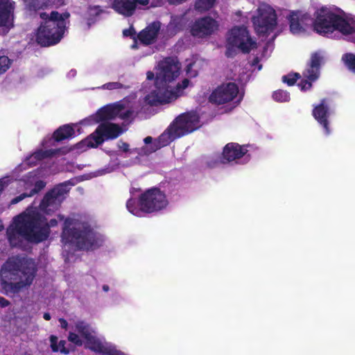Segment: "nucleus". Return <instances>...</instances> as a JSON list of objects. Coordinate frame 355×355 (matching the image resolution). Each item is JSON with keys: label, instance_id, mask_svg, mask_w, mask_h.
<instances>
[{"label": "nucleus", "instance_id": "nucleus-30", "mask_svg": "<svg viewBox=\"0 0 355 355\" xmlns=\"http://www.w3.org/2000/svg\"><path fill=\"white\" fill-rule=\"evenodd\" d=\"M216 0H196L195 7L200 12L205 11L211 8Z\"/></svg>", "mask_w": 355, "mask_h": 355}, {"label": "nucleus", "instance_id": "nucleus-23", "mask_svg": "<svg viewBox=\"0 0 355 355\" xmlns=\"http://www.w3.org/2000/svg\"><path fill=\"white\" fill-rule=\"evenodd\" d=\"M331 114V111L326 101L322 100L321 103L314 107L313 115L317 121L323 126L326 135H329L330 130L329 128L328 119Z\"/></svg>", "mask_w": 355, "mask_h": 355}, {"label": "nucleus", "instance_id": "nucleus-47", "mask_svg": "<svg viewBox=\"0 0 355 355\" xmlns=\"http://www.w3.org/2000/svg\"><path fill=\"white\" fill-rule=\"evenodd\" d=\"M257 63H258V60H257V58H256V59L254 60V62L252 63V65H255V64H257Z\"/></svg>", "mask_w": 355, "mask_h": 355}, {"label": "nucleus", "instance_id": "nucleus-37", "mask_svg": "<svg viewBox=\"0 0 355 355\" xmlns=\"http://www.w3.org/2000/svg\"><path fill=\"white\" fill-rule=\"evenodd\" d=\"M73 320H70L69 322H68L67 320H65L63 318H60L59 319V322L60 324L61 328H62V329H64L65 330H67L69 331L70 330V324L73 323Z\"/></svg>", "mask_w": 355, "mask_h": 355}, {"label": "nucleus", "instance_id": "nucleus-5", "mask_svg": "<svg viewBox=\"0 0 355 355\" xmlns=\"http://www.w3.org/2000/svg\"><path fill=\"white\" fill-rule=\"evenodd\" d=\"M62 241L65 251L73 248L94 250L104 241L103 236L93 230L85 223L76 220L66 219L62 234Z\"/></svg>", "mask_w": 355, "mask_h": 355}, {"label": "nucleus", "instance_id": "nucleus-2", "mask_svg": "<svg viewBox=\"0 0 355 355\" xmlns=\"http://www.w3.org/2000/svg\"><path fill=\"white\" fill-rule=\"evenodd\" d=\"M180 72V64L176 59L168 58L161 61L157 66L154 87L145 97V101L150 105L164 104L180 96L189 81L184 79L182 83L175 84Z\"/></svg>", "mask_w": 355, "mask_h": 355}, {"label": "nucleus", "instance_id": "nucleus-43", "mask_svg": "<svg viewBox=\"0 0 355 355\" xmlns=\"http://www.w3.org/2000/svg\"><path fill=\"white\" fill-rule=\"evenodd\" d=\"M43 317L46 320H49L51 319V315L49 313H45Z\"/></svg>", "mask_w": 355, "mask_h": 355}, {"label": "nucleus", "instance_id": "nucleus-31", "mask_svg": "<svg viewBox=\"0 0 355 355\" xmlns=\"http://www.w3.org/2000/svg\"><path fill=\"white\" fill-rule=\"evenodd\" d=\"M126 86L119 82H110L103 85L101 87H98L97 89H107V90H118L121 89H125Z\"/></svg>", "mask_w": 355, "mask_h": 355}, {"label": "nucleus", "instance_id": "nucleus-12", "mask_svg": "<svg viewBox=\"0 0 355 355\" xmlns=\"http://www.w3.org/2000/svg\"><path fill=\"white\" fill-rule=\"evenodd\" d=\"M324 53L318 51L313 53L311 56L310 64L303 72L304 80H302L298 87L302 91H306L311 87V82L317 80L320 75V67L324 62Z\"/></svg>", "mask_w": 355, "mask_h": 355}, {"label": "nucleus", "instance_id": "nucleus-33", "mask_svg": "<svg viewBox=\"0 0 355 355\" xmlns=\"http://www.w3.org/2000/svg\"><path fill=\"white\" fill-rule=\"evenodd\" d=\"M200 60H196L193 62L189 63L187 66V73L190 76H196L198 74V70L200 63Z\"/></svg>", "mask_w": 355, "mask_h": 355}, {"label": "nucleus", "instance_id": "nucleus-27", "mask_svg": "<svg viewBox=\"0 0 355 355\" xmlns=\"http://www.w3.org/2000/svg\"><path fill=\"white\" fill-rule=\"evenodd\" d=\"M30 10H38L54 3L53 0H24Z\"/></svg>", "mask_w": 355, "mask_h": 355}, {"label": "nucleus", "instance_id": "nucleus-45", "mask_svg": "<svg viewBox=\"0 0 355 355\" xmlns=\"http://www.w3.org/2000/svg\"><path fill=\"white\" fill-rule=\"evenodd\" d=\"M103 291H107L109 290V287H108V286H107V285H104V286H103Z\"/></svg>", "mask_w": 355, "mask_h": 355}, {"label": "nucleus", "instance_id": "nucleus-36", "mask_svg": "<svg viewBox=\"0 0 355 355\" xmlns=\"http://www.w3.org/2000/svg\"><path fill=\"white\" fill-rule=\"evenodd\" d=\"M114 170V167L113 166H111V167H107L105 168H103V169H101V170H99V171H97L94 173V177H96V176H99V175H105L106 173H111Z\"/></svg>", "mask_w": 355, "mask_h": 355}, {"label": "nucleus", "instance_id": "nucleus-49", "mask_svg": "<svg viewBox=\"0 0 355 355\" xmlns=\"http://www.w3.org/2000/svg\"><path fill=\"white\" fill-rule=\"evenodd\" d=\"M261 69V65H259V66L258 67V70H260Z\"/></svg>", "mask_w": 355, "mask_h": 355}, {"label": "nucleus", "instance_id": "nucleus-25", "mask_svg": "<svg viewBox=\"0 0 355 355\" xmlns=\"http://www.w3.org/2000/svg\"><path fill=\"white\" fill-rule=\"evenodd\" d=\"M159 23L154 22L142 31L138 35L140 42L144 44H149L154 42L159 30Z\"/></svg>", "mask_w": 355, "mask_h": 355}, {"label": "nucleus", "instance_id": "nucleus-24", "mask_svg": "<svg viewBox=\"0 0 355 355\" xmlns=\"http://www.w3.org/2000/svg\"><path fill=\"white\" fill-rule=\"evenodd\" d=\"M13 2L10 0H0V27L7 32L12 26Z\"/></svg>", "mask_w": 355, "mask_h": 355}, {"label": "nucleus", "instance_id": "nucleus-40", "mask_svg": "<svg viewBox=\"0 0 355 355\" xmlns=\"http://www.w3.org/2000/svg\"><path fill=\"white\" fill-rule=\"evenodd\" d=\"M9 302L3 297H0V307H6L9 305Z\"/></svg>", "mask_w": 355, "mask_h": 355}, {"label": "nucleus", "instance_id": "nucleus-9", "mask_svg": "<svg viewBox=\"0 0 355 355\" xmlns=\"http://www.w3.org/2000/svg\"><path fill=\"white\" fill-rule=\"evenodd\" d=\"M168 200L165 194L159 189L152 188L144 193L139 202L130 198L126 203L129 212L137 216H142L144 213H152L166 207Z\"/></svg>", "mask_w": 355, "mask_h": 355}, {"label": "nucleus", "instance_id": "nucleus-46", "mask_svg": "<svg viewBox=\"0 0 355 355\" xmlns=\"http://www.w3.org/2000/svg\"><path fill=\"white\" fill-rule=\"evenodd\" d=\"M3 230V225L1 223V221L0 220V232L2 231Z\"/></svg>", "mask_w": 355, "mask_h": 355}, {"label": "nucleus", "instance_id": "nucleus-13", "mask_svg": "<svg viewBox=\"0 0 355 355\" xmlns=\"http://www.w3.org/2000/svg\"><path fill=\"white\" fill-rule=\"evenodd\" d=\"M163 4L162 0H114L112 8L118 14L124 17L132 16L137 8L143 6L158 7Z\"/></svg>", "mask_w": 355, "mask_h": 355}, {"label": "nucleus", "instance_id": "nucleus-18", "mask_svg": "<svg viewBox=\"0 0 355 355\" xmlns=\"http://www.w3.org/2000/svg\"><path fill=\"white\" fill-rule=\"evenodd\" d=\"M239 93V88L235 83L223 84L214 89L209 96L210 102L216 104H225L235 99Z\"/></svg>", "mask_w": 355, "mask_h": 355}, {"label": "nucleus", "instance_id": "nucleus-19", "mask_svg": "<svg viewBox=\"0 0 355 355\" xmlns=\"http://www.w3.org/2000/svg\"><path fill=\"white\" fill-rule=\"evenodd\" d=\"M217 21L210 17L197 19L191 26V33L193 36L204 38L214 34L218 29Z\"/></svg>", "mask_w": 355, "mask_h": 355}, {"label": "nucleus", "instance_id": "nucleus-6", "mask_svg": "<svg viewBox=\"0 0 355 355\" xmlns=\"http://www.w3.org/2000/svg\"><path fill=\"white\" fill-rule=\"evenodd\" d=\"M68 340L76 346L84 345L86 348L101 355H128L114 345L97 338L95 330L82 320L73 321L70 324Z\"/></svg>", "mask_w": 355, "mask_h": 355}, {"label": "nucleus", "instance_id": "nucleus-29", "mask_svg": "<svg viewBox=\"0 0 355 355\" xmlns=\"http://www.w3.org/2000/svg\"><path fill=\"white\" fill-rule=\"evenodd\" d=\"M342 60L346 67L355 73V54L346 53L343 55Z\"/></svg>", "mask_w": 355, "mask_h": 355}, {"label": "nucleus", "instance_id": "nucleus-8", "mask_svg": "<svg viewBox=\"0 0 355 355\" xmlns=\"http://www.w3.org/2000/svg\"><path fill=\"white\" fill-rule=\"evenodd\" d=\"M69 17V14L67 12L60 14L53 11L50 15L41 12L40 17L44 21L37 30V43L44 46L58 43L64 33Z\"/></svg>", "mask_w": 355, "mask_h": 355}, {"label": "nucleus", "instance_id": "nucleus-35", "mask_svg": "<svg viewBox=\"0 0 355 355\" xmlns=\"http://www.w3.org/2000/svg\"><path fill=\"white\" fill-rule=\"evenodd\" d=\"M299 76V74L295 73V74H288L287 76H284L282 77V80L284 83H286L287 85L291 86L294 85L296 80L297 79Z\"/></svg>", "mask_w": 355, "mask_h": 355}, {"label": "nucleus", "instance_id": "nucleus-16", "mask_svg": "<svg viewBox=\"0 0 355 355\" xmlns=\"http://www.w3.org/2000/svg\"><path fill=\"white\" fill-rule=\"evenodd\" d=\"M15 184L23 187L20 189L28 190L31 189L29 193L25 192L19 196L13 198L11 200V204H17L26 197H31L34 194L38 193L43 188H44L46 183L42 180H37L35 176V172L32 171L28 173L23 179L16 181Z\"/></svg>", "mask_w": 355, "mask_h": 355}, {"label": "nucleus", "instance_id": "nucleus-41", "mask_svg": "<svg viewBox=\"0 0 355 355\" xmlns=\"http://www.w3.org/2000/svg\"><path fill=\"white\" fill-rule=\"evenodd\" d=\"M76 75V70L72 69V70H71V71L68 73L67 76H68L69 78H73V77H74Z\"/></svg>", "mask_w": 355, "mask_h": 355}, {"label": "nucleus", "instance_id": "nucleus-34", "mask_svg": "<svg viewBox=\"0 0 355 355\" xmlns=\"http://www.w3.org/2000/svg\"><path fill=\"white\" fill-rule=\"evenodd\" d=\"M11 64L10 60L6 56H0V74L6 71Z\"/></svg>", "mask_w": 355, "mask_h": 355}, {"label": "nucleus", "instance_id": "nucleus-1", "mask_svg": "<svg viewBox=\"0 0 355 355\" xmlns=\"http://www.w3.org/2000/svg\"><path fill=\"white\" fill-rule=\"evenodd\" d=\"M71 185L69 182L58 185L44 196L39 208L29 207L17 216L7 230L10 245H19L23 240L35 243L45 241L50 234V228L58 225V220L52 218L48 222L42 212L49 215L55 211Z\"/></svg>", "mask_w": 355, "mask_h": 355}, {"label": "nucleus", "instance_id": "nucleus-48", "mask_svg": "<svg viewBox=\"0 0 355 355\" xmlns=\"http://www.w3.org/2000/svg\"><path fill=\"white\" fill-rule=\"evenodd\" d=\"M59 220H62L64 219V217L62 216L59 215L58 216Z\"/></svg>", "mask_w": 355, "mask_h": 355}, {"label": "nucleus", "instance_id": "nucleus-10", "mask_svg": "<svg viewBox=\"0 0 355 355\" xmlns=\"http://www.w3.org/2000/svg\"><path fill=\"white\" fill-rule=\"evenodd\" d=\"M122 133L123 130L119 125L111 123H103L98 126L94 133L76 144V148L85 151L88 148L97 147L105 139L116 138Z\"/></svg>", "mask_w": 355, "mask_h": 355}, {"label": "nucleus", "instance_id": "nucleus-14", "mask_svg": "<svg viewBox=\"0 0 355 355\" xmlns=\"http://www.w3.org/2000/svg\"><path fill=\"white\" fill-rule=\"evenodd\" d=\"M227 45L237 48L243 52H248L255 45L244 26H236L230 30L227 35Z\"/></svg>", "mask_w": 355, "mask_h": 355}, {"label": "nucleus", "instance_id": "nucleus-7", "mask_svg": "<svg viewBox=\"0 0 355 355\" xmlns=\"http://www.w3.org/2000/svg\"><path fill=\"white\" fill-rule=\"evenodd\" d=\"M312 24L316 33L328 37H336L338 34L345 36L348 28H355L354 18L345 17L338 12L326 7H322L315 12Z\"/></svg>", "mask_w": 355, "mask_h": 355}, {"label": "nucleus", "instance_id": "nucleus-11", "mask_svg": "<svg viewBox=\"0 0 355 355\" xmlns=\"http://www.w3.org/2000/svg\"><path fill=\"white\" fill-rule=\"evenodd\" d=\"M275 10L268 5L261 4L252 17V23L259 35H268L272 32L277 25Z\"/></svg>", "mask_w": 355, "mask_h": 355}, {"label": "nucleus", "instance_id": "nucleus-44", "mask_svg": "<svg viewBox=\"0 0 355 355\" xmlns=\"http://www.w3.org/2000/svg\"><path fill=\"white\" fill-rule=\"evenodd\" d=\"M48 141H47V139H44L43 142H42V146L46 148L47 146H49V145L47 144Z\"/></svg>", "mask_w": 355, "mask_h": 355}, {"label": "nucleus", "instance_id": "nucleus-28", "mask_svg": "<svg viewBox=\"0 0 355 355\" xmlns=\"http://www.w3.org/2000/svg\"><path fill=\"white\" fill-rule=\"evenodd\" d=\"M117 147L119 150L123 153H125V157H128L130 155L137 153L139 155H144L143 154H140L139 152H141V150L142 148H130V146L128 143L124 142L121 140L117 142Z\"/></svg>", "mask_w": 355, "mask_h": 355}, {"label": "nucleus", "instance_id": "nucleus-26", "mask_svg": "<svg viewBox=\"0 0 355 355\" xmlns=\"http://www.w3.org/2000/svg\"><path fill=\"white\" fill-rule=\"evenodd\" d=\"M50 343L51 347L53 352H60L64 354H68L69 353V350L64 347L66 342L64 340L58 341L57 336H51Z\"/></svg>", "mask_w": 355, "mask_h": 355}, {"label": "nucleus", "instance_id": "nucleus-3", "mask_svg": "<svg viewBox=\"0 0 355 355\" xmlns=\"http://www.w3.org/2000/svg\"><path fill=\"white\" fill-rule=\"evenodd\" d=\"M135 110L127 99L110 104L99 109L96 114L82 120L78 123L64 125L56 130L53 135L54 141H60L66 139L71 138L81 133L80 125H90L97 123L101 121L111 120L119 117L123 120L131 119Z\"/></svg>", "mask_w": 355, "mask_h": 355}, {"label": "nucleus", "instance_id": "nucleus-4", "mask_svg": "<svg viewBox=\"0 0 355 355\" xmlns=\"http://www.w3.org/2000/svg\"><path fill=\"white\" fill-rule=\"evenodd\" d=\"M36 271L35 263L32 259L10 257L1 266V284L5 289L18 293L32 284Z\"/></svg>", "mask_w": 355, "mask_h": 355}, {"label": "nucleus", "instance_id": "nucleus-15", "mask_svg": "<svg viewBox=\"0 0 355 355\" xmlns=\"http://www.w3.org/2000/svg\"><path fill=\"white\" fill-rule=\"evenodd\" d=\"M171 125L180 137L189 134L200 127L199 116L196 112L180 114Z\"/></svg>", "mask_w": 355, "mask_h": 355}, {"label": "nucleus", "instance_id": "nucleus-22", "mask_svg": "<svg viewBox=\"0 0 355 355\" xmlns=\"http://www.w3.org/2000/svg\"><path fill=\"white\" fill-rule=\"evenodd\" d=\"M60 152V149L56 150H38L28 157L16 169L15 171H21L26 169V166H33L37 164L38 162L56 156Z\"/></svg>", "mask_w": 355, "mask_h": 355}, {"label": "nucleus", "instance_id": "nucleus-38", "mask_svg": "<svg viewBox=\"0 0 355 355\" xmlns=\"http://www.w3.org/2000/svg\"><path fill=\"white\" fill-rule=\"evenodd\" d=\"M123 34L124 36L125 37H128V36H130V37H132L135 35V30L133 29V28L130 27V28L128 29H125L123 31Z\"/></svg>", "mask_w": 355, "mask_h": 355}, {"label": "nucleus", "instance_id": "nucleus-39", "mask_svg": "<svg viewBox=\"0 0 355 355\" xmlns=\"http://www.w3.org/2000/svg\"><path fill=\"white\" fill-rule=\"evenodd\" d=\"M187 0H167V2L170 5H180L184 2H185Z\"/></svg>", "mask_w": 355, "mask_h": 355}, {"label": "nucleus", "instance_id": "nucleus-20", "mask_svg": "<svg viewBox=\"0 0 355 355\" xmlns=\"http://www.w3.org/2000/svg\"><path fill=\"white\" fill-rule=\"evenodd\" d=\"M248 149L246 146H241L236 143H229L223 148V162L242 163L249 161V156L247 155Z\"/></svg>", "mask_w": 355, "mask_h": 355}, {"label": "nucleus", "instance_id": "nucleus-17", "mask_svg": "<svg viewBox=\"0 0 355 355\" xmlns=\"http://www.w3.org/2000/svg\"><path fill=\"white\" fill-rule=\"evenodd\" d=\"M180 137L177 135L175 129L170 126L159 137V138L153 141L151 137H147L144 139L145 146L142 147L140 154L149 155L162 147L168 145L171 142Z\"/></svg>", "mask_w": 355, "mask_h": 355}, {"label": "nucleus", "instance_id": "nucleus-21", "mask_svg": "<svg viewBox=\"0 0 355 355\" xmlns=\"http://www.w3.org/2000/svg\"><path fill=\"white\" fill-rule=\"evenodd\" d=\"M290 30L294 35L304 33L312 24L310 16L300 12H292L289 16Z\"/></svg>", "mask_w": 355, "mask_h": 355}, {"label": "nucleus", "instance_id": "nucleus-32", "mask_svg": "<svg viewBox=\"0 0 355 355\" xmlns=\"http://www.w3.org/2000/svg\"><path fill=\"white\" fill-rule=\"evenodd\" d=\"M272 97L278 102H287L290 100L289 94L284 90H277L273 93Z\"/></svg>", "mask_w": 355, "mask_h": 355}, {"label": "nucleus", "instance_id": "nucleus-42", "mask_svg": "<svg viewBox=\"0 0 355 355\" xmlns=\"http://www.w3.org/2000/svg\"><path fill=\"white\" fill-rule=\"evenodd\" d=\"M154 78V73L151 71L147 72V79L148 80H153Z\"/></svg>", "mask_w": 355, "mask_h": 355}]
</instances>
